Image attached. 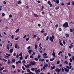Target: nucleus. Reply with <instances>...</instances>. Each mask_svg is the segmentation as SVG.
I'll use <instances>...</instances> for the list:
<instances>
[{"instance_id":"f704fd0d","label":"nucleus","mask_w":74,"mask_h":74,"mask_svg":"<svg viewBox=\"0 0 74 74\" xmlns=\"http://www.w3.org/2000/svg\"><path fill=\"white\" fill-rule=\"evenodd\" d=\"M60 63V61H59V60H58L57 62V64H59Z\"/></svg>"},{"instance_id":"8fccbe9b","label":"nucleus","mask_w":74,"mask_h":74,"mask_svg":"<svg viewBox=\"0 0 74 74\" xmlns=\"http://www.w3.org/2000/svg\"><path fill=\"white\" fill-rule=\"evenodd\" d=\"M3 60H4V62H7V60H5L4 59H3Z\"/></svg>"},{"instance_id":"6e6552de","label":"nucleus","mask_w":74,"mask_h":74,"mask_svg":"<svg viewBox=\"0 0 74 74\" xmlns=\"http://www.w3.org/2000/svg\"><path fill=\"white\" fill-rule=\"evenodd\" d=\"M47 3L48 4H49V5H50V7H52V5L51 3V1H48L47 2Z\"/></svg>"},{"instance_id":"f3484780","label":"nucleus","mask_w":74,"mask_h":74,"mask_svg":"<svg viewBox=\"0 0 74 74\" xmlns=\"http://www.w3.org/2000/svg\"><path fill=\"white\" fill-rule=\"evenodd\" d=\"M50 40L51 41V42H53V39L51 37H50Z\"/></svg>"},{"instance_id":"393cba45","label":"nucleus","mask_w":74,"mask_h":74,"mask_svg":"<svg viewBox=\"0 0 74 74\" xmlns=\"http://www.w3.org/2000/svg\"><path fill=\"white\" fill-rule=\"evenodd\" d=\"M20 60H21L22 59H23V57H22V56H21V57L19 58Z\"/></svg>"},{"instance_id":"a19ab883","label":"nucleus","mask_w":74,"mask_h":74,"mask_svg":"<svg viewBox=\"0 0 74 74\" xmlns=\"http://www.w3.org/2000/svg\"><path fill=\"white\" fill-rule=\"evenodd\" d=\"M48 38H49V36H47V38L46 39V41H48Z\"/></svg>"},{"instance_id":"3c124183","label":"nucleus","mask_w":74,"mask_h":74,"mask_svg":"<svg viewBox=\"0 0 74 74\" xmlns=\"http://www.w3.org/2000/svg\"><path fill=\"white\" fill-rule=\"evenodd\" d=\"M27 36V35H25L23 37V38H26V36Z\"/></svg>"},{"instance_id":"c03bdc74","label":"nucleus","mask_w":74,"mask_h":74,"mask_svg":"<svg viewBox=\"0 0 74 74\" xmlns=\"http://www.w3.org/2000/svg\"><path fill=\"white\" fill-rule=\"evenodd\" d=\"M16 58H19V55L18 54H17L16 55Z\"/></svg>"},{"instance_id":"e2e57ef3","label":"nucleus","mask_w":74,"mask_h":74,"mask_svg":"<svg viewBox=\"0 0 74 74\" xmlns=\"http://www.w3.org/2000/svg\"><path fill=\"white\" fill-rule=\"evenodd\" d=\"M67 4L69 5H70V3L69 2L68 3H67Z\"/></svg>"},{"instance_id":"72a5a7b5","label":"nucleus","mask_w":74,"mask_h":74,"mask_svg":"<svg viewBox=\"0 0 74 74\" xmlns=\"http://www.w3.org/2000/svg\"><path fill=\"white\" fill-rule=\"evenodd\" d=\"M4 69V67L1 68V69H0V71H1L2 70H3V69Z\"/></svg>"},{"instance_id":"ddd939ff","label":"nucleus","mask_w":74,"mask_h":74,"mask_svg":"<svg viewBox=\"0 0 74 74\" xmlns=\"http://www.w3.org/2000/svg\"><path fill=\"white\" fill-rule=\"evenodd\" d=\"M40 69H39L36 71L35 72V73H36V74H37V73H40Z\"/></svg>"},{"instance_id":"49530a36","label":"nucleus","mask_w":74,"mask_h":74,"mask_svg":"<svg viewBox=\"0 0 74 74\" xmlns=\"http://www.w3.org/2000/svg\"><path fill=\"white\" fill-rule=\"evenodd\" d=\"M43 58H44L45 59L46 58H48V57L47 56H44L43 57Z\"/></svg>"},{"instance_id":"603ef678","label":"nucleus","mask_w":74,"mask_h":74,"mask_svg":"<svg viewBox=\"0 0 74 74\" xmlns=\"http://www.w3.org/2000/svg\"><path fill=\"white\" fill-rule=\"evenodd\" d=\"M66 68L67 69H69V67L67 65L66 66Z\"/></svg>"},{"instance_id":"4d7b16f0","label":"nucleus","mask_w":74,"mask_h":74,"mask_svg":"<svg viewBox=\"0 0 74 74\" xmlns=\"http://www.w3.org/2000/svg\"><path fill=\"white\" fill-rule=\"evenodd\" d=\"M59 7H56V10H58V9H59Z\"/></svg>"},{"instance_id":"5701e85b","label":"nucleus","mask_w":74,"mask_h":74,"mask_svg":"<svg viewBox=\"0 0 74 74\" xmlns=\"http://www.w3.org/2000/svg\"><path fill=\"white\" fill-rule=\"evenodd\" d=\"M34 15L35 17H36V18L38 17V16L36 14H34Z\"/></svg>"},{"instance_id":"a211bd4d","label":"nucleus","mask_w":74,"mask_h":74,"mask_svg":"<svg viewBox=\"0 0 74 74\" xmlns=\"http://www.w3.org/2000/svg\"><path fill=\"white\" fill-rule=\"evenodd\" d=\"M56 4H59V0L56 1Z\"/></svg>"},{"instance_id":"1a4fd4ad","label":"nucleus","mask_w":74,"mask_h":74,"mask_svg":"<svg viewBox=\"0 0 74 74\" xmlns=\"http://www.w3.org/2000/svg\"><path fill=\"white\" fill-rule=\"evenodd\" d=\"M59 42L60 45L61 46H63V45L62 44V42H61V40H60V39H59Z\"/></svg>"},{"instance_id":"09e8293b","label":"nucleus","mask_w":74,"mask_h":74,"mask_svg":"<svg viewBox=\"0 0 74 74\" xmlns=\"http://www.w3.org/2000/svg\"><path fill=\"white\" fill-rule=\"evenodd\" d=\"M62 72H64V69L63 68H62Z\"/></svg>"},{"instance_id":"0e129e2a","label":"nucleus","mask_w":74,"mask_h":74,"mask_svg":"<svg viewBox=\"0 0 74 74\" xmlns=\"http://www.w3.org/2000/svg\"><path fill=\"white\" fill-rule=\"evenodd\" d=\"M30 48V46H29L27 48V49H29Z\"/></svg>"},{"instance_id":"79ce46f5","label":"nucleus","mask_w":74,"mask_h":74,"mask_svg":"<svg viewBox=\"0 0 74 74\" xmlns=\"http://www.w3.org/2000/svg\"><path fill=\"white\" fill-rule=\"evenodd\" d=\"M72 60H73V62H74V56H73L72 57Z\"/></svg>"},{"instance_id":"b1692460","label":"nucleus","mask_w":74,"mask_h":74,"mask_svg":"<svg viewBox=\"0 0 74 74\" xmlns=\"http://www.w3.org/2000/svg\"><path fill=\"white\" fill-rule=\"evenodd\" d=\"M19 31V28L17 29L16 31L15 32L16 33H18V32Z\"/></svg>"},{"instance_id":"bf43d9fd","label":"nucleus","mask_w":74,"mask_h":74,"mask_svg":"<svg viewBox=\"0 0 74 74\" xmlns=\"http://www.w3.org/2000/svg\"><path fill=\"white\" fill-rule=\"evenodd\" d=\"M44 29H43L41 32V33H43L44 32Z\"/></svg>"},{"instance_id":"7c9ffc66","label":"nucleus","mask_w":74,"mask_h":74,"mask_svg":"<svg viewBox=\"0 0 74 74\" xmlns=\"http://www.w3.org/2000/svg\"><path fill=\"white\" fill-rule=\"evenodd\" d=\"M47 54L46 53H44L42 54L43 56H47Z\"/></svg>"},{"instance_id":"f8f14e48","label":"nucleus","mask_w":74,"mask_h":74,"mask_svg":"<svg viewBox=\"0 0 74 74\" xmlns=\"http://www.w3.org/2000/svg\"><path fill=\"white\" fill-rule=\"evenodd\" d=\"M12 61L11 62V63H15V59H13V58H12Z\"/></svg>"},{"instance_id":"9b49d317","label":"nucleus","mask_w":74,"mask_h":74,"mask_svg":"<svg viewBox=\"0 0 74 74\" xmlns=\"http://www.w3.org/2000/svg\"><path fill=\"white\" fill-rule=\"evenodd\" d=\"M64 69L65 70V71L66 72H69V69H67V68H64Z\"/></svg>"},{"instance_id":"e433bc0d","label":"nucleus","mask_w":74,"mask_h":74,"mask_svg":"<svg viewBox=\"0 0 74 74\" xmlns=\"http://www.w3.org/2000/svg\"><path fill=\"white\" fill-rule=\"evenodd\" d=\"M22 63H26V61L25 60H23V61L22 62Z\"/></svg>"},{"instance_id":"338daca9","label":"nucleus","mask_w":74,"mask_h":74,"mask_svg":"<svg viewBox=\"0 0 74 74\" xmlns=\"http://www.w3.org/2000/svg\"><path fill=\"white\" fill-rule=\"evenodd\" d=\"M69 66H71V63L69 62Z\"/></svg>"},{"instance_id":"13d9d810","label":"nucleus","mask_w":74,"mask_h":74,"mask_svg":"<svg viewBox=\"0 0 74 74\" xmlns=\"http://www.w3.org/2000/svg\"><path fill=\"white\" fill-rule=\"evenodd\" d=\"M3 60V59H2L1 58V56L0 57V60Z\"/></svg>"},{"instance_id":"f257e3e1","label":"nucleus","mask_w":74,"mask_h":74,"mask_svg":"<svg viewBox=\"0 0 74 74\" xmlns=\"http://www.w3.org/2000/svg\"><path fill=\"white\" fill-rule=\"evenodd\" d=\"M63 26L65 28L69 27L67 22H66L65 23H64L63 25Z\"/></svg>"},{"instance_id":"5fc2aeb1","label":"nucleus","mask_w":74,"mask_h":74,"mask_svg":"<svg viewBox=\"0 0 74 74\" xmlns=\"http://www.w3.org/2000/svg\"><path fill=\"white\" fill-rule=\"evenodd\" d=\"M44 34L45 35V36H47V33H45Z\"/></svg>"},{"instance_id":"4468645a","label":"nucleus","mask_w":74,"mask_h":74,"mask_svg":"<svg viewBox=\"0 0 74 74\" xmlns=\"http://www.w3.org/2000/svg\"><path fill=\"white\" fill-rule=\"evenodd\" d=\"M52 55L53 56H55V52H54V50H53Z\"/></svg>"},{"instance_id":"6e6d98bb","label":"nucleus","mask_w":74,"mask_h":74,"mask_svg":"<svg viewBox=\"0 0 74 74\" xmlns=\"http://www.w3.org/2000/svg\"><path fill=\"white\" fill-rule=\"evenodd\" d=\"M19 56H22V53H20L19 54Z\"/></svg>"},{"instance_id":"f03ea898","label":"nucleus","mask_w":74,"mask_h":74,"mask_svg":"<svg viewBox=\"0 0 74 74\" xmlns=\"http://www.w3.org/2000/svg\"><path fill=\"white\" fill-rule=\"evenodd\" d=\"M61 69V68H60V69L58 68H57L56 69L55 71H56L58 73H60V72Z\"/></svg>"},{"instance_id":"20e7f679","label":"nucleus","mask_w":74,"mask_h":74,"mask_svg":"<svg viewBox=\"0 0 74 74\" xmlns=\"http://www.w3.org/2000/svg\"><path fill=\"white\" fill-rule=\"evenodd\" d=\"M30 64H31V65H35V64H36V62L34 61L31 62L30 63Z\"/></svg>"},{"instance_id":"c85d7f7f","label":"nucleus","mask_w":74,"mask_h":74,"mask_svg":"<svg viewBox=\"0 0 74 74\" xmlns=\"http://www.w3.org/2000/svg\"><path fill=\"white\" fill-rule=\"evenodd\" d=\"M17 47H18V45L16 44L15 46V48H17Z\"/></svg>"},{"instance_id":"ea45409f","label":"nucleus","mask_w":74,"mask_h":74,"mask_svg":"<svg viewBox=\"0 0 74 74\" xmlns=\"http://www.w3.org/2000/svg\"><path fill=\"white\" fill-rule=\"evenodd\" d=\"M37 48V44L35 45V49H36Z\"/></svg>"},{"instance_id":"423d86ee","label":"nucleus","mask_w":74,"mask_h":74,"mask_svg":"<svg viewBox=\"0 0 74 74\" xmlns=\"http://www.w3.org/2000/svg\"><path fill=\"white\" fill-rule=\"evenodd\" d=\"M27 72H29V74H35L34 73H32V72L30 71V70H29V69H28L27 70Z\"/></svg>"},{"instance_id":"9d476101","label":"nucleus","mask_w":74,"mask_h":74,"mask_svg":"<svg viewBox=\"0 0 74 74\" xmlns=\"http://www.w3.org/2000/svg\"><path fill=\"white\" fill-rule=\"evenodd\" d=\"M6 47L7 49H8V50H10V48H9V46L10 45V44H7Z\"/></svg>"},{"instance_id":"6ab92c4d","label":"nucleus","mask_w":74,"mask_h":74,"mask_svg":"<svg viewBox=\"0 0 74 74\" xmlns=\"http://www.w3.org/2000/svg\"><path fill=\"white\" fill-rule=\"evenodd\" d=\"M65 36H66V38H67L69 37V34H65Z\"/></svg>"},{"instance_id":"39448f33","label":"nucleus","mask_w":74,"mask_h":74,"mask_svg":"<svg viewBox=\"0 0 74 74\" xmlns=\"http://www.w3.org/2000/svg\"><path fill=\"white\" fill-rule=\"evenodd\" d=\"M37 68H32L31 69V70H32V71H35V72H36V71H37Z\"/></svg>"},{"instance_id":"2eb2a0df","label":"nucleus","mask_w":74,"mask_h":74,"mask_svg":"<svg viewBox=\"0 0 74 74\" xmlns=\"http://www.w3.org/2000/svg\"><path fill=\"white\" fill-rule=\"evenodd\" d=\"M14 51V49H12L10 50V53H12V52Z\"/></svg>"},{"instance_id":"de8ad7c7","label":"nucleus","mask_w":74,"mask_h":74,"mask_svg":"<svg viewBox=\"0 0 74 74\" xmlns=\"http://www.w3.org/2000/svg\"><path fill=\"white\" fill-rule=\"evenodd\" d=\"M7 70H3V72H4V73H5V72H7Z\"/></svg>"},{"instance_id":"052dcab7","label":"nucleus","mask_w":74,"mask_h":74,"mask_svg":"<svg viewBox=\"0 0 74 74\" xmlns=\"http://www.w3.org/2000/svg\"><path fill=\"white\" fill-rule=\"evenodd\" d=\"M11 38H12V39H14V35H12V36Z\"/></svg>"},{"instance_id":"864d4df0","label":"nucleus","mask_w":74,"mask_h":74,"mask_svg":"<svg viewBox=\"0 0 74 74\" xmlns=\"http://www.w3.org/2000/svg\"><path fill=\"white\" fill-rule=\"evenodd\" d=\"M13 56H16V53H14Z\"/></svg>"},{"instance_id":"a878e982","label":"nucleus","mask_w":74,"mask_h":74,"mask_svg":"<svg viewBox=\"0 0 74 74\" xmlns=\"http://www.w3.org/2000/svg\"><path fill=\"white\" fill-rule=\"evenodd\" d=\"M28 52L29 54H31V53L32 52V50H29L28 51Z\"/></svg>"},{"instance_id":"cd10ccee","label":"nucleus","mask_w":74,"mask_h":74,"mask_svg":"<svg viewBox=\"0 0 74 74\" xmlns=\"http://www.w3.org/2000/svg\"><path fill=\"white\" fill-rule=\"evenodd\" d=\"M64 63L66 64H68V62L66 60L64 61Z\"/></svg>"},{"instance_id":"774afa93","label":"nucleus","mask_w":74,"mask_h":74,"mask_svg":"<svg viewBox=\"0 0 74 74\" xmlns=\"http://www.w3.org/2000/svg\"><path fill=\"white\" fill-rule=\"evenodd\" d=\"M29 40V38H27L26 39V41H28V40Z\"/></svg>"},{"instance_id":"412c9836","label":"nucleus","mask_w":74,"mask_h":74,"mask_svg":"<svg viewBox=\"0 0 74 74\" xmlns=\"http://www.w3.org/2000/svg\"><path fill=\"white\" fill-rule=\"evenodd\" d=\"M41 58V55L40 54H38V59H40Z\"/></svg>"},{"instance_id":"680f3d73","label":"nucleus","mask_w":74,"mask_h":74,"mask_svg":"<svg viewBox=\"0 0 74 74\" xmlns=\"http://www.w3.org/2000/svg\"><path fill=\"white\" fill-rule=\"evenodd\" d=\"M5 16V14L4 13H3L2 14V16Z\"/></svg>"},{"instance_id":"0eeeda50","label":"nucleus","mask_w":74,"mask_h":74,"mask_svg":"<svg viewBox=\"0 0 74 74\" xmlns=\"http://www.w3.org/2000/svg\"><path fill=\"white\" fill-rule=\"evenodd\" d=\"M73 43H72L71 44H70V46L69 47V48L70 49H71L72 47H73L74 46L73 45Z\"/></svg>"},{"instance_id":"473e14b6","label":"nucleus","mask_w":74,"mask_h":74,"mask_svg":"<svg viewBox=\"0 0 74 74\" xmlns=\"http://www.w3.org/2000/svg\"><path fill=\"white\" fill-rule=\"evenodd\" d=\"M36 35H34L33 36V38H36Z\"/></svg>"},{"instance_id":"a18cd8bd","label":"nucleus","mask_w":74,"mask_h":74,"mask_svg":"<svg viewBox=\"0 0 74 74\" xmlns=\"http://www.w3.org/2000/svg\"><path fill=\"white\" fill-rule=\"evenodd\" d=\"M55 27H56V28H57V27H58V24L56 25H55Z\"/></svg>"},{"instance_id":"c9c22d12","label":"nucleus","mask_w":74,"mask_h":74,"mask_svg":"<svg viewBox=\"0 0 74 74\" xmlns=\"http://www.w3.org/2000/svg\"><path fill=\"white\" fill-rule=\"evenodd\" d=\"M34 60L36 61H37V60H38V59L37 58H34Z\"/></svg>"},{"instance_id":"bb28decb","label":"nucleus","mask_w":74,"mask_h":74,"mask_svg":"<svg viewBox=\"0 0 74 74\" xmlns=\"http://www.w3.org/2000/svg\"><path fill=\"white\" fill-rule=\"evenodd\" d=\"M22 2H21V1H18V4H21Z\"/></svg>"},{"instance_id":"4be33fe9","label":"nucleus","mask_w":74,"mask_h":74,"mask_svg":"<svg viewBox=\"0 0 74 74\" xmlns=\"http://www.w3.org/2000/svg\"><path fill=\"white\" fill-rule=\"evenodd\" d=\"M48 66V64H44V67H46V68H47V67Z\"/></svg>"},{"instance_id":"dca6fc26","label":"nucleus","mask_w":74,"mask_h":74,"mask_svg":"<svg viewBox=\"0 0 74 74\" xmlns=\"http://www.w3.org/2000/svg\"><path fill=\"white\" fill-rule=\"evenodd\" d=\"M8 64L10 65L11 63V61L10 60H8Z\"/></svg>"},{"instance_id":"c756f323","label":"nucleus","mask_w":74,"mask_h":74,"mask_svg":"<svg viewBox=\"0 0 74 74\" xmlns=\"http://www.w3.org/2000/svg\"><path fill=\"white\" fill-rule=\"evenodd\" d=\"M55 60V58L50 59V61H53V60Z\"/></svg>"},{"instance_id":"37998d69","label":"nucleus","mask_w":74,"mask_h":74,"mask_svg":"<svg viewBox=\"0 0 74 74\" xmlns=\"http://www.w3.org/2000/svg\"><path fill=\"white\" fill-rule=\"evenodd\" d=\"M52 38L53 39H54V38H55V37L53 35L52 36Z\"/></svg>"},{"instance_id":"69168bd1","label":"nucleus","mask_w":74,"mask_h":74,"mask_svg":"<svg viewBox=\"0 0 74 74\" xmlns=\"http://www.w3.org/2000/svg\"><path fill=\"white\" fill-rule=\"evenodd\" d=\"M70 32H73V29H70Z\"/></svg>"},{"instance_id":"aec40b11","label":"nucleus","mask_w":74,"mask_h":74,"mask_svg":"<svg viewBox=\"0 0 74 74\" xmlns=\"http://www.w3.org/2000/svg\"><path fill=\"white\" fill-rule=\"evenodd\" d=\"M55 66L54 65L53 66V67L51 68V70H53V69H55Z\"/></svg>"},{"instance_id":"7ed1b4c3","label":"nucleus","mask_w":74,"mask_h":74,"mask_svg":"<svg viewBox=\"0 0 74 74\" xmlns=\"http://www.w3.org/2000/svg\"><path fill=\"white\" fill-rule=\"evenodd\" d=\"M31 66L32 65L31 64H27V65H25V68H29V66Z\"/></svg>"},{"instance_id":"58836bf2","label":"nucleus","mask_w":74,"mask_h":74,"mask_svg":"<svg viewBox=\"0 0 74 74\" xmlns=\"http://www.w3.org/2000/svg\"><path fill=\"white\" fill-rule=\"evenodd\" d=\"M22 68L24 70H25V68L23 66H22Z\"/></svg>"},{"instance_id":"2f4dec72","label":"nucleus","mask_w":74,"mask_h":74,"mask_svg":"<svg viewBox=\"0 0 74 74\" xmlns=\"http://www.w3.org/2000/svg\"><path fill=\"white\" fill-rule=\"evenodd\" d=\"M6 55L7 56H9V57L10 56H11V55H10V54H8V53H6Z\"/></svg>"},{"instance_id":"4c0bfd02","label":"nucleus","mask_w":74,"mask_h":74,"mask_svg":"<svg viewBox=\"0 0 74 74\" xmlns=\"http://www.w3.org/2000/svg\"><path fill=\"white\" fill-rule=\"evenodd\" d=\"M12 67L13 68V69H15V65H12Z\"/></svg>"}]
</instances>
